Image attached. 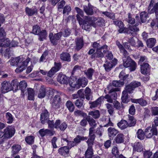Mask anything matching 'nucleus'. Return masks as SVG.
I'll return each instance as SVG.
<instances>
[{
  "instance_id": "f257e3e1",
  "label": "nucleus",
  "mask_w": 158,
  "mask_h": 158,
  "mask_svg": "<svg viewBox=\"0 0 158 158\" xmlns=\"http://www.w3.org/2000/svg\"><path fill=\"white\" fill-rule=\"evenodd\" d=\"M94 127H91L89 129V138L86 141L88 145V148L85 152L86 158H90L93 154L92 146L94 144V141L95 138L94 134Z\"/></svg>"
},
{
  "instance_id": "f03ea898",
  "label": "nucleus",
  "mask_w": 158,
  "mask_h": 158,
  "mask_svg": "<svg viewBox=\"0 0 158 158\" xmlns=\"http://www.w3.org/2000/svg\"><path fill=\"white\" fill-rule=\"evenodd\" d=\"M57 93V94L55 95L50 102L52 108L55 110L60 108L62 103V96L64 95V93L60 92Z\"/></svg>"
},
{
  "instance_id": "7ed1b4c3",
  "label": "nucleus",
  "mask_w": 158,
  "mask_h": 158,
  "mask_svg": "<svg viewBox=\"0 0 158 158\" xmlns=\"http://www.w3.org/2000/svg\"><path fill=\"white\" fill-rule=\"evenodd\" d=\"M123 64L125 68H129L131 71H134L136 67V64L130 58L125 57L123 59Z\"/></svg>"
},
{
  "instance_id": "20e7f679",
  "label": "nucleus",
  "mask_w": 158,
  "mask_h": 158,
  "mask_svg": "<svg viewBox=\"0 0 158 158\" xmlns=\"http://www.w3.org/2000/svg\"><path fill=\"white\" fill-rule=\"evenodd\" d=\"M154 0H151L148 8V11L150 14L155 12L156 19L158 20V2L154 5Z\"/></svg>"
},
{
  "instance_id": "39448f33",
  "label": "nucleus",
  "mask_w": 158,
  "mask_h": 158,
  "mask_svg": "<svg viewBox=\"0 0 158 158\" xmlns=\"http://www.w3.org/2000/svg\"><path fill=\"white\" fill-rule=\"evenodd\" d=\"M145 136L147 138H151L153 135H157V130L156 127L154 126H152V128L151 127H147L144 131Z\"/></svg>"
},
{
  "instance_id": "423d86ee",
  "label": "nucleus",
  "mask_w": 158,
  "mask_h": 158,
  "mask_svg": "<svg viewBox=\"0 0 158 158\" xmlns=\"http://www.w3.org/2000/svg\"><path fill=\"white\" fill-rule=\"evenodd\" d=\"M30 61V58L27 57L24 60H23L21 63L19 64L17 66V68L15 69V72L17 73H20L25 70L28 63Z\"/></svg>"
},
{
  "instance_id": "0eeeda50",
  "label": "nucleus",
  "mask_w": 158,
  "mask_h": 158,
  "mask_svg": "<svg viewBox=\"0 0 158 158\" xmlns=\"http://www.w3.org/2000/svg\"><path fill=\"white\" fill-rule=\"evenodd\" d=\"M3 131L6 139H8L10 138L14 135L15 130L14 127L9 126L4 129Z\"/></svg>"
},
{
  "instance_id": "6e6552de",
  "label": "nucleus",
  "mask_w": 158,
  "mask_h": 158,
  "mask_svg": "<svg viewBox=\"0 0 158 158\" xmlns=\"http://www.w3.org/2000/svg\"><path fill=\"white\" fill-rule=\"evenodd\" d=\"M62 36V33L60 32L53 34L52 32L49 34V38L51 42L54 45H56L57 44V40H59Z\"/></svg>"
},
{
  "instance_id": "1a4fd4ad",
  "label": "nucleus",
  "mask_w": 158,
  "mask_h": 158,
  "mask_svg": "<svg viewBox=\"0 0 158 158\" xmlns=\"http://www.w3.org/2000/svg\"><path fill=\"white\" fill-rule=\"evenodd\" d=\"M12 90V86L9 81H5L1 84V90L3 93H6Z\"/></svg>"
},
{
  "instance_id": "9d476101",
  "label": "nucleus",
  "mask_w": 158,
  "mask_h": 158,
  "mask_svg": "<svg viewBox=\"0 0 158 158\" xmlns=\"http://www.w3.org/2000/svg\"><path fill=\"white\" fill-rule=\"evenodd\" d=\"M98 41L94 42L92 44L93 48L96 50H103V52L104 53H106L108 51L107 46L106 45H104L102 46H101L98 42Z\"/></svg>"
},
{
  "instance_id": "9b49d317",
  "label": "nucleus",
  "mask_w": 158,
  "mask_h": 158,
  "mask_svg": "<svg viewBox=\"0 0 158 158\" xmlns=\"http://www.w3.org/2000/svg\"><path fill=\"white\" fill-rule=\"evenodd\" d=\"M57 81L60 84L67 85L69 83V79L67 77L62 73H60L58 76Z\"/></svg>"
},
{
  "instance_id": "f8f14e48",
  "label": "nucleus",
  "mask_w": 158,
  "mask_h": 158,
  "mask_svg": "<svg viewBox=\"0 0 158 158\" xmlns=\"http://www.w3.org/2000/svg\"><path fill=\"white\" fill-rule=\"evenodd\" d=\"M140 19H139V16L136 15L135 18L136 19V21L139 23H145L147 21V19L148 18V13L145 11L142 12L140 14Z\"/></svg>"
},
{
  "instance_id": "ddd939ff",
  "label": "nucleus",
  "mask_w": 158,
  "mask_h": 158,
  "mask_svg": "<svg viewBox=\"0 0 158 158\" xmlns=\"http://www.w3.org/2000/svg\"><path fill=\"white\" fill-rule=\"evenodd\" d=\"M117 63V60L116 59H114L112 61H106V63L103 64V66L105 68L106 70L108 72L110 71L111 69L116 65Z\"/></svg>"
},
{
  "instance_id": "4468645a",
  "label": "nucleus",
  "mask_w": 158,
  "mask_h": 158,
  "mask_svg": "<svg viewBox=\"0 0 158 158\" xmlns=\"http://www.w3.org/2000/svg\"><path fill=\"white\" fill-rule=\"evenodd\" d=\"M39 132L42 137H43L46 135L52 136L55 133V131L53 130L44 128L40 129L39 131Z\"/></svg>"
},
{
  "instance_id": "2eb2a0df",
  "label": "nucleus",
  "mask_w": 158,
  "mask_h": 158,
  "mask_svg": "<svg viewBox=\"0 0 158 158\" xmlns=\"http://www.w3.org/2000/svg\"><path fill=\"white\" fill-rule=\"evenodd\" d=\"M55 128L59 129L61 131H64L67 128V125L65 122H63L61 123L60 120H57L55 122Z\"/></svg>"
},
{
  "instance_id": "dca6fc26",
  "label": "nucleus",
  "mask_w": 158,
  "mask_h": 158,
  "mask_svg": "<svg viewBox=\"0 0 158 158\" xmlns=\"http://www.w3.org/2000/svg\"><path fill=\"white\" fill-rule=\"evenodd\" d=\"M94 7L89 3L83 6V10L87 15H92L94 13Z\"/></svg>"
},
{
  "instance_id": "f3484780",
  "label": "nucleus",
  "mask_w": 158,
  "mask_h": 158,
  "mask_svg": "<svg viewBox=\"0 0 158 158\" xmlns=\"http://www.w3.org/2000/svg\"><path fill=\"white\" fill-rule=\"evenodd\" d=\"M69 148L68 146H65L59 148L58 153L62 156L66 157L69 156Z\"/></svg>"
},
{
  "instance_id": "a211bd4d",
  "label": "nucleus",
  "mask_w": 158,
  "mask_h": 158,
  "mask_svg": "<svg viewBox=\"0 0 158 158\" xmlns=\"http://www.w3.org/2000/svg\"><path fill=\"white\" fill-rule=\"evenodd\" d=\"M113 23L114 25L118 27V31L119 33H122L126 31L124 24L121 21L115 20L113 21Z\"/></svg>"
},
{
  "instance_id": "6ab92c4d",
  "label": "nucleus",
  "mask_w": 158,
  "mask_h": 158,
  "mask_svg": "<svg viewBox=\"0 0 158 158\" xmlns=\"http://www.w3.org/2000/svg\"><path fill=\"white\" fill-rule=\"evenodd\" d=\"M140 66L141 72L142 74H144L149 73L150 72V68L148 63H143Z\"/></svg>"
},
{
  "instance_id": "aec40b11",
  "label": "nucleus",
  "mask_w": 158,
  "mask_h": 158,
  "mask_svg": "<svg viewBox=\"0 0 158 158\" xmlns=\"http://www.w3.org/2000/svg\"><path fill=\"white\" fill-rule=\"evenodd\" d=\"M84 46V40L81 38H78L76 40L75 50L78 51L80 50Z\"/></svg>"
},
{
  "instance_id": "412c9836",
  "label": "nucleus",
  "mask_w": 158,
  "mask_h": 158,
  "mask_svg": "<svg viewBox=\"0 0 158 158\" xmlns=\"http://www.w3.org/2000/svg\"><path fill=\"white\" fill-rule=\"evenodd\" d=\"M49 114L46 110H45L40 115V121L43 124H44L48 120L49 117Z\"/></svg>"
},
{
  "instance_id": "4be33fe9",
  "label": "nucleus",
  "mask_w": 158,
  "mask_h": 158,
  "mask_svg": "<svg viewBox=\"0 0 158 158\" xmlns=\"http://www.w3.org/2000/svg\"><path fill=\"white\" fill-rule=\"evenodd\" d=\"M103 98V96H101L94 101H89V104L90 105V108H93L97 107L98 105L101 104L102 98Z\"/></svg>"
},
{
  "instance_id": "5701e85b",
  "label": "nucleus",
  "mask_w": 158,
  "mask_h": 158,
  "mask_svg": "<svg viewBox=\"0 0 158 158\" xmlns=\"http://www.w3.org/2000/svg\"><path fill=\"white\" fill-rule=\"evenodd\" d=\"M23 60V57H17L13 58L11 60L10 64L13 66H17Z\"/></svg>"
},
{
  "instance_id": "b1692460",
  "label": "nucleus",
  "mask_w": 158,
  "mask_h": 158,
  "mask_svg": "<svg viewBox=\"0 0 158 158\" xmlns=\"http://www.w3.org/2000/svg\"><path fill=\"white\" fill-rule=\"evenodd\" d=\"M117 125L121 130L124 129L128 127V122L124 119L121 120L117 123Z\"/></svg>"
},
{
  "instance_id": "393cba45",
  "label": "nucleus",
  "mask_w": 158,
  "mask_h": 158,
  "mask_svg": "<svg viewBox=\"0 0 158 158\" xmlns=\"http://www.w3.org/2000/svg\"><path fill=\"white\" fill-rule=\"evenodd\" d=\"M82 24H83L82 26V29L88 31H89L90 30L91 26L92 25L90 22L86 20L85 18Z\"/></svg>"
},
{
  "instance_id": "a878e982",
  "label": "nucleus",
  "mask_w": 158,
  "mask_h": 158,
  "mask_svg": "<svg viewBox=\"0 0 158 158\" xmlns=\"http://www.w3.org/2000/svg\"><path fill=\"white\" fill-rule=\"evenodd\" d=\"M27 84L25 81L23 80L19 83V89L21 90L22 93L24 95V92L26 90Z\"/></svg>"
},
{
  "instance_id": "bb28decb",
  "label": "nucleus",
  "mask_w": 158,
  "mask_h": 158,
  "mask_svg": "<svg viewBox=\"0 0 158 158\" xmlns=\"http://www.w3.org/2000/svg\"><path fill=\"white\" fill-rule=\"evenodd\" d=\"M77 83L79 85L84 87L87 85L88 80L85 77H80L78 80Z\"/></svg>"
},
{
  "instance_id": "cd10ccee",
  "label": "nucleus",
  "mask_w": 158,
  "mask_h": 158,
  "mask_svg": "<svg viewBox=\"0 0 158 158\" xmlns=\"http://www.w3.org/2000/svg\"><path fill=\"white\" fill-rule=\"evenodd\" d=\"M47 88L41 87L39 89L38 97L40 98H44L47 94Z\"/></svg>"
},
{
  "instance_id": "c85d7f7f",
  "label": "nucleus",
  "mask_w": 158,
  "mask_h": 158,
  "mask_svg": "<svg viewBox=\"0 0 158 158\" xmlns=\"http://www.w3.org/2000/svg\"><path fill=\"white\" fill-rule=\"evenodd\" d=\"M60 59L64 61L69 62L71 61V58L70 55L68 52H62L60 55Z\"/></svg>"
},
{
  "instance_id": "c756f323",
  "label": "nucleus",
  "mask_w": 158,
  "mask_h": 158,
  "mask_svg": "<svg viewBox=\"0 0 158 158\" xmlns=\"http://www.w3.org/2000/svg\"><path fill=\"white\" fill-rule=\"evenodd\" d=\"M26 14L30 16H31L33 15L37 14V10L35 8H29L27 7L26 8Z\"/></svg>"
},
{
  "instance_id": "7c9ffc66",
  "label": "nucleus",
  "mask_w": 158,
  "mask_h": 158,
  "mask_svg": "<svg viewBox=\"0 0 158 158\" xmlns=\"http://www.w3.org/2000/svg\"><path fill=\"white\" fill-rule=\"evenodd\" d=\"M108 135L110 137H114L117 134L118 132V131L114 128L111 127H109L108 129Z\"/></svg>"
},
{
  "instance_id": "2f4dec72",
  "label": "nucleus",
  "mask_w": 158,
  "mask_h": 158,
  "mask_svg": "<svg viewBox=\"0 0 158 158\" xmlns=\"http://www.w3.org/2000/svg\"><path fill=\"white\" fill-rule=\"evenodd\" d=\"M74 104L79 109L83 108L84 107L85 104L84 102V99L81 98L77 99L75 101Z\"/></svg>"
},
{
  "instance_id": "473e14b6",
  "label": "nucleus",
  "mask_w": 158,
  "mask_h": 158,
  "mask_svg": "<svg viewBox=\"0 0 158 158\" xmlns=\"http://www.w3.org/2000/svg\"><path fill=\"white\" fill-rule=\"evenodd\" d=\"M10 42L9 39H0V46L8 47L10 45Z\"/></svg>"
},
{
  "instance_id": "72a5a7b5",
  "label": "nucleus",
  "mask_w": 158,
  "mask_h": 158,
  "mask_svg": "<svg viewBox=\"0 0 158 158\" xmlns=\"http://www.w3.org/2000/svg\"><path fill=\"white\" fill-rule=\"evenodd\" d=\"M102 51L103 50H96L95 53L93 54L91 56V58H102L103 56V52H102Z\"/></svg>"
},
{
  "instance_id": "f704fd0d",
  "label": "nucleus",
  "mask_w": 158,
  "mask_h": 158,
  "mask_svg": "<svg viewBox=\"0 0 158 158\" xmlns=\"http://www.w3.org/2000/svg\"><path fill=\"white\" fill-rule=\"evenodd\" d=\"M124 136L123 134L119 133L117 135L115 139L116 142L118 143H123L124 141Z\"/></svg>"
},
{
  "instance_id": "c9c22d12",
  "label": "nucleus",
  "mask_w": 158,
  "mask_h": 158,
  "mask_svg": "<svg viewBox=\"0 0 158 158\" xmlns=\"http://www.w3.org/2000/svg\"><path fill=\"white\" fill-rule=\"evenodd\" d=\"M128 117L129 118L128 122V127H131L134 126L136 123V120L133 116L128 115Z\"/></svg>"
},
{
  "instance_id": "e433bc0d",
  "label": "nucleus",
  "mask_w": 158,
  "mask_h": 158,
  "mask_svg": "<svg viewBox=\"0 0 158 158\" xmlns=\"http://www.w3.org/2000/svg\"><path fill=\"white\" fill-rule=\"evenodd\" d=\"M39 38V40L40 41H42L44 39H45L47 35V33L45 30H43L39 32L38 35Z\"/></svg>"
},
{
  "instance_id": "4c0bfd02",
  "label": "nucleus",
  "mask_w": 158,
  "mask_h": 158,
  "mask_svg": "<svg viewBox=\"0 0 158 158\" xmlns=\"http://www.w3.org/2000/svg\"><path fill=\"white\" fill-rule=\"evenodd\" d=\"M106 108L107 109V111L111 116H113L114 114V108L112 104L109 103H106L105 104Z\"/></svg>"
},
{
  "instance_id": "58836bf2",
  "label": "nucleus",
  "mask_w": 158,
  "mask_h": 158,
  "mask_svg": "<svg viewBox=\"0 0 158 158\" xmlns=\"http://www.w3.org/2000/svg\"><path fill=\"white\" fill-rule=\"evenodd\" d=\"M94 72V70L92 68H89L85 71L84 73L87 77L89 79L91 80L92 78V76Z\"/></svg>"
},
{
  "instance_id": "ea45409f",
  "label": "nucleus",
  "mask_w": 158,
  "mask_h": 158,
  "mask_svg": "<svg viewBox=\"0 0 158 158\" xmlns=\"http://www.w3.org/2000/svg\"><path fill=\"white\" fill-rule=\"evenodd\" d=\"M67 108L70 112H73L75 109V106L73 103L70 100H68L66 103Z\"/></svg>"
},
{
  "instance_id": "a19ab883",
  "label": "nucleus",
  "mask_w": 158,
  "mask_h": 158,
  "mask_svg": "<svg viewBox=\"0 0 158 158\" xmlns=\"http://www.w3.org/2000/svg\"><path fill=\"white\" fill-rule=\"evenodd\" d=\"M119 89L118 88H112L109 90L108 93L111 94V96L113 99L115 100L116 99L117 95L116 91H119Z\"/></svg>"
},
{
  "instance_id": "79ce46f5",
  "label": "nucleus",
  "mask_w": 158,
  "mask_h": 158,
  "mask_svg": "<svg viewBox=\"0 0 158 158\" xmlns=\"http://www.w3.org/2000/svg\"><path fill=\"white\" fill-rule=\"evenodd\" d=\"M88 138L86 137H84L79 135H77L73 139V140L76 143V145L79 143L81 141H83L86 140Z\"/></svg>"
},
{
  "instance_id": "37998d69",
  "label": "nucleus",
  "mask_w": 158,
  "mask_h": 158,
  "mask_svg": "<svg viewBox=\"0 0 158 158\" xmlns=\"http://www.w3.org/2000/svg\"><path fill=\"white\" fill-rule=\"evenodd\" d=\"M138 22L135 24V25H130L128 27V31L131 32H135L139 31V27H137L139 25Z\"/></svg>"
},
{
  "instance_id": "c03bdc74",
  "label": "nucleus",
  "mask_w": 158,
  "mask_h": 158,
  "mask_svg": "<svg viewBox=\"0 0 158 158\" xmlns=\"http://www.w3.org/2000/svg\"><path fill=\"white\" fill-rule=\"evenodd\" d=\"M156 42V40L154 38H151L147 40V44L148 46L150 48L153 47Z\"/></svg>"
},
{
  "instance_id": "a18cd8bd",
  "label": "nucleus",
  "mask_w": 158,
  "mask_h": 158,
  "mask_svg": "<svg viewBox=\"0 0 158 158\" xmlns=\"http://www.w3.org/2000/svg\"><path fill=\"white\" fill-rule=\"evenodd\" d=\"M133 149L138 152H141L143 150V145L141 143L139 142L135 143Z\"/></svg>"
},
{
  "instance_id": "49530a36",
  "label": "nucleus",
  "mask_w": 158,
  "mask_h": 158,
  "mask_svg": "<svg viewBox=\"0 0 158 158\" xmlns=\"http://www.w3.org/2000/svg\"><path fill=\"white\" fill-rule=\"evenodd\" d=\"M47 94H48L49 95V98L50 97L52 98L53 95L57 94V92H60L55 89H52L47 88Z\"/></svg>"
},
{
  "instance_id": "de8ad7c7",
  "label": "nucleus",
  "mask_w": 158,
  "mask_h": 158,
  "mask_svg": "<svg viewBox=\"0 0 158 158\" xmlns=\"http://www.w3.org/2000/svg\"><path fill=\"white\" fill-rule=\"evenodd\" d=\"M12 155H14L17 153L21 149V146L20 145H14L12 147Z\"/></svg>"
},
{
  "instance_id": "09e8293b",
  "label": "nucleus",
  "mask_w": 158,
  "mask_h": 158,
  "mask_svg": "<svg viewBox=\"0 0 158 158\" xmlns=\"http://www.w3.org/2000/svg\"><path fill=\"white\" fill-rule=\"evenodd\" d=\"M137 138L141 140H143L145 136V133L141 129H139L137 132Z\"/></svg>"
},
{
  "instance_id": "8fccbe9b",
  "label": "nucleus",
  "mask_w": 158,
  "mask_h": 158,
  "mask_svg": "<svg viewBox=\"0 0 158 158\" xmlns=\"http://www.w3.org/2000/svg\"><path fill=\"white\" fill-rule=\"evenodd\" d=\"M5 117L6 121L8 123H11L13 120V118L11 114L9 112L6 113Z\"/></svg>"
},
{
  "instance_id": "3c124183",
  "label": "nucleus",
  "mask_w": 158,
  "mask_h": 158,
  "mask_svg": "<svg viewBox=\"0 0 158 158\" xmlns=\"http://www.w3.org/2000/svg\"><path fill=\"white\" fill-rule=\"evenodd\" d=\"M28 93V99L30 100H33L34 98V91L31 88H29L27 89Z\"/></svg>"
},
{
  "instance_id": "603ef678",
  "label": "nucleus",
  "mask_w": 158,
  "mask_h": 158,
  "mask_svg": "<svg viewBox=\"0 0 158 158\" xmlns=\"http://www.w3.org/2000/svg\"><path fill=\"white\" fill-rule=\"evenodd\" d=\"M126 20L129 23L132 24L135 23V19L133 17V15L130 13L128 14V17L126 19Z\"/></svg>"
},
{
  "instance_id": "864d4df0",
  "label": "nucleus",
  "mask_w": 158,
  "mask_h": 158,
  "mask_svg": "<svg viewBox=\"0 0 158 158\" xmlns=\"http://www.w3.org/2000/svg\"><path fill=\"white\" fill-rule=\"evenodd\" d=\"M12 87V90L16 91L19 89V83L17 80H13L11 83Z\"/></svg>"
},
{
  "instance_id": "5fc2aeb1",
  "label": "nucleus",
  "mask_w": 158,
  "mask_h": 158,
  "mask_svg": "<svg viewBox=\"0 0 158 158\" xmlns=\"http://www.w3.org/2000/svg\"><path fill=\"white\" fill-rule=\"evenodd\" d=\"M89 114L92 116L95 119L98 118L100 116V112L99 110H97L94 111L89 112Z\"/></svg>"
},
{
  "instance_id": "6e6d98bb",
  "label": "nucleus",
  "mask_w": 158,
  "mask_h": 158,
  "mask_svg": "<svg viewBox=\"0 0 158 158\" xmlns=\"http://www.w3.org/2000/svg\"><path fill=\"white\" fill-rule=\"evenodd\" d=\"M85 98L89 100L90 99L91 97V90L88 87L86 88L85 91Z\"/></svg>"
},
{
  "instance_id": "4d7b16f0",
  "label": "nucleus",
  "mask_w": 158,
  "mask_h": 158,
  "mask_svg": "<svg viewBox=\"0 0 158 158\" xmlns=\"http://www.w3.org/2000/svg\"><path fill=\"white\" fill-rule=\"evenodd\" d=\"M122 102L123 103H127L128 102V95L127 93L125 90L122 92V95L121 97Z\"/></svg>"
},
{
  "instance_id": "13d9d810",
  "label": "nucleus",
  "mask_w": 158,
  "mask_h": 158,
  "mask_svg": "<svg viewBox=\"0 0 158 158\" xmlns=\"http://www.w3.org/2000/svg\"><path fill=\"white\" fill-rule=\"evenodd\" d=\"M124 84V82L123 81H114L112 82V85L115 87H121Z\"/></svg>"
},
{
  "instance_id": "bf43d9fd",
  "label": "nucleus",
  "mask_w": 158,
  "mask_h": 158,
  "mask_svg": "<svg viewBox=\"0 0 158 158\" xmlns=\"http://www.w3.org/2000/svg\"><path fill=\"white\" fill-rule=\"evenodd\" d=\"M40 27L39 25H35L33 27L32 33L35 35H38L40 31Z\"/></svg>"
},
{
  "instance_id": "052dcab7",
  "label": "nucleus",
  "mask_w": 158,
  "mask_h": 158,
  "mask_svg": "<svg viewBox=\"0 0 158 158\" xmlns=\"http://www.w3.org/2000/svg\"><path fill=\"white\" fill-rule=\"evenodd\" d=\"M87 119V121H88L89 125L91 127H96L97 126V123H96L95 120L93 118H89Z\"/></svg>"
},
{
  "instance_id": "680f3d73",
  "label": "nucleus",
  "mask_w": 158,
  "mask_h": 158,
  "mask_svg": "<svg viewBox=\"0 0 158 158\" xmlns=\"http://www.w3.org/2000/svg\"><path fill=\"white\" fill-rule=\"evenodd\" d=\"M112 153L116 157H118L119 155V151L117 147L114 146L112 149Z\"/></svg>"
},
{
  "instance_id": "e2e57ef3",
  "label": "nucleus",
  "mask_w": 158,
  "mask_h": 158,
  "mask_svg": "<svg viewBox=\"0 0 158 158\" xmlns=\"http://www.w3.org/2000/svg\"><path fill=\"white\" fill-rule=\"evenodd\" d=\"M102 13L110 19H114L115 18L114 14L113 13L107 11L102 12Z\"/></svg>"
},
{
  "instance_id": "0e129e2a",
  "label": "nucleus",
  "mask_w": 158,
  "mask_h": 158,
  "mask_svg": "<svg viewBox=\"0 0 158 158\" xmlns=\"http://www.w3.org/2000/svg\"><path fill=\"white\" fill-rule=\"evenodd\" d=\"M25 140L28 144H31L34 142V137L32 136H28L25 138Z\"/></svg>"
},
{
  "instance_id": "69168bd1",
  "label": "nucleus",
  "mask_w": 158,
  "mask_h": 158,
  "mask_svg": "<svg viewBox=\"0 0 158 158\" xmlns=\"http://www.w3.org/2000/svg\"><path fill=\"white\" fill-rule=\"evenodd\" d=\"M85 18L90 22L92 24L95 21H97L98 19L94 16H86Z\"/></svg>"
},
{
  "instance_id": "338daca9",
  "label": "nucleus",
  "mask_w": 158,
  "mask_h": 158,
  "mask_svg": "<svg viewBox=\"0 0 158 158\" xmlns=\"http://www.w3.org/2000/svg\"><path fill=\"white\" fill-rule=\"evenodd\" d=\"M129 76V74H126L124 71H122L119 74V77L123 81L126 80Z\"/></svg>"
},
{
  "instance_id": "774afa93",
  "label": "nucleus",
  "mask_w": 158,
  "mask_h": 158,
  "mask_svg": "<svg viewBox=\"0 0 158 158\" xmlns=\"http://www.w3.org/2000/svg\"><path fill=\"white\" fill-rule=\"evenodd\" d=\"M61 33L63 36L64 37H67L70 34L71 30L69 29H65Z\"/></svg>"
}]
</instances>
